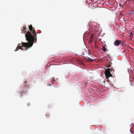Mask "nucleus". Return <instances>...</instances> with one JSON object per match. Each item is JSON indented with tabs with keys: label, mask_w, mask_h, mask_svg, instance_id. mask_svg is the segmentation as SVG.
Returning <instances> with one entry per match:
<instances>
[{
	"label": "nucleus",
	"mask_w": 134,
	"mask_h": 134,
	"mask_svg": "<svg viewBox=\"0 0 134 134\" xmlns=\"http://www.w3.org/2000/svg\"><path fill=\"white\" fill-rule=\"evenodd\" d=\"M91 37H92V35L91 36Z\"/></svg>",
	"instance_id": "nucleus-13"
},
{
	"label": "nucleus",
	"mask_w": 134,
	"mask_h": 134,
	"mask_svg": "<svg viewBox=\"0 0 134 134\" xmlns=\"http://www.w3.org/2000/svg\"><path fill=\"white\" fill-rule=\"evenodd\" d=\"M23 30L25 31L26 30V28L25 27H23Z\"/></svg>",
	"instance_id": "nucleus-9"
},
{
	"label": "nucleus",
	"mask_w": 134,
	"mask_h": 134,
	"mask_svg": "<svg viewBox=\"0 0 134 134\" xmlns=\"http://www.w3.org/2000/svg\"><path fill=\"white\" fill-rule=\"evenodd\" d=\"M25 91H24L23 92H21V94L23 95V94L24 93V92Z\"/></svg>",
	"instance_id": "nucleus-10"
},
{
	"label": "nucleus",
	"mask_w": 134,
	"mask_h": 134,
	"mask_svg": "<svg viewBox=\"0 0 134 134\" xmlns=\"http://www.w3.org/2000/svg\"><path fill=\"white\" fill-rule=\"evenodd\" d=\"M88 51H89V54H90V51H89V50H88Z\"/></svg>",
	"instance_id": "nucleus-15"
},
{
	"label": "nucleus",
	"mask_w": 134,
	"mask_h": 134,
	"mask_svg": "<svg viewBox=\"0 0 134 134\" xmlns=\"http://www.w3.org/2000/svg\"><path fill=\"white\" fill-rule=\"evenodd\" d=\"M25 31V30H22V31L24 32L23 33H25V31Z\"/></svg>",
	"instance_id": "nucleus-11"
},
{
	"label": "nucleus",
	"mask_w": 134,
	"mask_h": 134,
	"mask_svg": "<svg viewBox=\"0 0 134 134\" xmlns=\"http://www.w3.org/2000/svg\"><path fill=\"white\" fill-rule=\"evenodd\" d=\"M29 30L33 34V36L31 33L29 31H28L25 34V38L26 40L28 41V43L25 42L24 43L25 44L27 47L29 46H32L34 42L37 41L36 34V31L33 29L32 26L30 25L29 26Z\"/></svg>",
	"instance_id": "nucleus-1"
},
{
	"label": "nucleus",
	"mask_w": 134,
	"mask_h": 134,
	"mask_svg": "<svg viewBox=\"0 0 134 134\" xmlns=\"http://www.w3.org/2000/svg\"><path fill=\"white\" fill-rule=\"evenodd\" d=\"M130 37L131 38L133 37V34H132V32H131L130 34Z\"/></svg>",
	"instance_id": "nucleus-7"
},
{
	"label": "nucleus",
	"mask_w": 134,
	"mask_h": 134,
	"mask_svg": "<svg viewBox=\"0 0 134 134\" xmlns=\"http://www.w3.org/2000/svg\"><path fill=\"white\" fill-rule=\"evenodd\" d=\"M107 66L108 68H110L111 66V65H110L109 62L108 64L107 65Z\"/></svg>",
	"instance_id": "nucleus-6"
},
{
	"label": "nucleus",
	"mask_w": 134,
	"mask_h": 134,
	"mask_svg": "<svg viewBox=\"0 0 134 134\" xmlns=\"http://www.w3.org/2000/svg\"><path fill=\"white\" fill-rule=\"evenodd\" d=\"M25 43L23 42L21 43V44H18V46L16 48V49L15 50V51H16L18 50L19 49H20L22 50H23V48L25 47V48H28L30 47V46H29L27 47L26 45H25V44L24 43Z\"/></svg>",
	"instance_id": "nucleus-3"
},
{
	"label": "nucleus",
	"mask_w": 134,
	"mask_h": 134,
	"mask_svg": "<svg viewBox=\"0 0 134 134\" xmlns=\"http://www.w3.org/2000/svg\"><path fill=\"white\" fill-rule=\"evenodd\" d=\"M102 49L103 51L105 52L106 51V49L104 46H103Z\"/></svg>",
	"instance_id": "nucleus-5"
},
{
	"label": "nucleus",
	"mask_w": 134,
	"mask_h": 134,
	"mask_svg": "<svg viewBox=\"0 0 134 134\" xmlns=\"http://www.w3.org/2000/svg\"><path fill=\"white\" fill-rule=\"evenodd\" d=\"M119 5H120V6H121V4H119Z\"/></svg>",
	"instance_id": "nucleus-12"
},
{
	"label": "nucleus",
	"mask_w": 134,
	"mask_h": 134,
	"mask_svg": "<svg viewBox=\"0 0 134 134\" xmlns=\"http://www.w3.org/2000/svg\"><path fill=\"white\" fill-rule=\"evenodd\" d=\"M121 42V40H117L115 41L114 44L115 46H118L120 44Z\"/></svg>",
	"instance_id": "nucleus-4"
},
{
	"label": "nucleus",
	"mask_w": 134,
	"mask_h": 134,
	"mask_svg": "<svg viewBox=\"0 0 134 134\" xmlns=\"http://www.w3.org/2000/svg\"><path fill=\"white\" fill-rule=\"evenodd\" d=\"M88 60L89 61H93V60H94L93 59H91L90 58H88Z\"/></svg>",
	"instance_id": "nucleus-8"
},
{
	"label": "nucleus",
	"mask_w": 134,
	"mask_h": 134,
	"mask_svg": "<svg viewBox=\"0 0 134 134\" xmlns=\"http://www.w3.org/2000/svg\"><path fill=\"white\" fill-rule=\"evenodd\" d=\"M26 81H25V84H26Z\"/></svg>",
	"instance_id": "nucleus-14"
},
{
	"label": "nucleus",
	"mask_w": 134,
	"mask_h": 134,
	"mask_svg": "<svg viewBox=\"0 0 134 134\" xmlns=\"http://www.w3.org/2000/svg\"><path fill=\"white\" fill-rule=\"evenodd\" d=\"M112 69L108 68L105 70V74L107 79H108L109 77H112V75L111 74L110 71H111Z\"/></svg>",
	"instance_id": "nucleus-2"
}]
</instances>
